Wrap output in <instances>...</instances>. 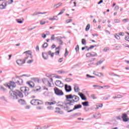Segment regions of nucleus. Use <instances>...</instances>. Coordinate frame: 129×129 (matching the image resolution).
<instances>
[{
	"instance_id": "c85d7f7f",
	"label": "nucleus",
	"mask_w": 129,
	"mask_h": 129,
	"mask_svg": "<svg viewBox=\"0 0 129 129\" xmlns=\"http://www.w3.org/2000/svg\"><path fill=\"white\" fill-rule=\"evenodd\" d=\"M74 90L75 92H78L79 91V87L77 85H74Z\"/></svg>"
},
{
	"instance_id": "c756f323",
	"label": "nucleus",
	"mask_w": 129,
	"mask_h": 129,
	"mask_svg": "<svg viewBox=\"0 0 129 129\" xmlns=\"http://www.w3.org/2000/svg\"><path fill=\"white\" fill-rule=\"evenodd\" d=\"M62 6V3H59L57 4L54 6V9H57V8H59V7H61Z\"/></svg>"
},
{
	"instance_id": "a878e982",
	"label": "nucleus",
	"mask_w": 129,
	"mask_h": 129,
	"mask_svg": "<svg viewBox=\"0 0 129 129\" xmlns=\"http://www.w3.org/2000/svg\"><path fill=\"white\" fill-rule=\"evenodd\" d=\"M57 41L59 43L60 45L63 44V41H62V40L61 39V38L60 37H56Z\"/></svg>"
},
{
	"instance_id": "b1692460",
	"label": "nucleus",
	"mask_w": 129,
	"mask_h": 129,
	"mask_svg": "<svg viewBox=\"0 0 129 129\" xmlns=\"http://www.w3.org/2000/svg\"><path fill=\"white\" fill-rule=\"evenodd\" d=\"M45 104L46 105H53L54 104H56V101H53V102H46L45 103Z\"/></svg>"
},
{
	"instance_id": "bf43d9fd",
	"label": "nucleus",
	"mask_w": 129,
	"mask_h": 129,
	"mask_svg": "<svg viewBox=\"0 0 129 129\" xmlns=\"http://www.w3.org/2000/svg\"><path fill=\"white\" fill-rule=\"evenodd\" d=\"M95 60V58H92L91 59H90L89 61V62H92Z\"/></svg>"
},
{
	"instance_id": "3c124183",
	"label": "nucleus",
	"mask_w": 129,
	"mask_h": 129,
	"mask_svg": "<svg viewBox=\"0 0 129 129\" xmlns=\"http://www.w3.org/2000/svg\"><path fill=\"white\" fill-rule=\"evenodd\" d=\"M66 22L67 24H68V23H71V22H72V19H68Z\"/></svg>"
},
{
	"instance_id": "e2e57ef3",
	"label": "nucleus",
	"mask_w": 129,
	"mask_h": 129,
	"mask_svg": "<svg viewBox=\"0 0 129 129\" xmlns=\"http://www.w3.org/2000/svg\"><path fill=\"white\" fill-rule=\"evenodd\" d=\"M101 63H102V61L100 60L99 61L97 62L96 64H97V65H99V64H101Z\"/></svg>"
},
{
	"instance_id": "cd10ccee",
	"label": "nucleus",
	"mask_w": 129,
	"mask_h": 129,
	"mask_svg": "<svg viewBox=\"0 0 129 129\" xmlns=\"http://www.w3.org/2000/svg\"><path fill=\"white\" fill-rule=\"evenodd\" d=\"M42 57L43 59H48V54L46 53L42 52Z\"/></svg>"
},
{
	"instance_id": "f3484780",
	"label": "nucleus",
	"mask_w": 129,
	"mask_h": 129,
	"mask_svg": "<svg viewBox=\"0 0 129 129\" xmlns=\"http://www.w3.org/2000/svg\"><path fill=\"white\" fill-rule=\"evenodd\" d=\"M61 49V46H59L55 48V55H59L60 54V50Z\"/></svg>"
},
{
	"instance_id": "a19ab883",
	"label": "nucleus",
	"mask_w": 129,
	"mask_h": 129,
	"mask_svg": "<svg viewBox=\"0 0 129 129\" xmlns=\"http://www.w3.org/2000/svg\"><path fill=\"white\" fill-rule=\"evenodd\" d=\"M40 89H41V87H40V86H36L35 87V91H39V90H40Z\"/></svg>"
},
{
	"instance_id": "8fccbe9b",
	"label": "nucleus",
	"mask_w": 129,
	"mask_h": 129,
	"mask_svg": "<svg viewBox=\"0 0 129 129\" xmlns=\"http://www.w3.org/2000/svg\"><path fill=\"white\" fill-rule=\"evenodd\" d=\"M42 46L43 48H47V47H48V43H44Z\"/></svg>"
},
{
	"instance_id": "7c9ffc66",
	"label": "nucleus",
	"mask_w": 129,
	"mask_h": 129,
	"mask_svg": "<svg viewBox=\"0 0 129 129\" xmlns=\"http://www.w3.org/2000/svg\"><path fill=\"white\" fill-rule=\"evenodd\" d=\"M82 104L84 106H88L89 105L88 101H86V102H82Z\"/></svg>"
},
{
	"instance_id": "4c0bfd02",
	"label": "nucleus",
	"mask_w": 129,
	"mask_h": 129,
	"mask_svg": "<svg viewBox=\"0 0 129 129\" xmlns=\"http://www.w3.org/2000/svg\"><path fill=\"white\" fill-rule=\"evenodd\" d=\"M89 29H90V24H88L86 27V31H89Z\"/></svg>"
},
{
	"instance_id": "e433bc0d",
	"label": "nucleus",
	"mask_w": 129,
	"mask_h": 129,
	"mask_svg": "<svg viewBox=\"0 0 129 129\" xmlns=\"http://www.w3.org/2000/svg\"><path fill=\"white\" fill-rule=\"evenodd\" d=\"M48 55H50L51 57H54V53L52 52L51 51H48Z\"/></svg>"
},
{
	"instance_id": "864d4df0",
	"label": "nucleus",
	"mask_w": 129,
	"mask_h": 129,
	"mask_svg": "<svg viewBox=\"0 0 129 129\" xmlns=\"http://www.w3.org/2000/svg\"><path fill=\"white\" fill-rule=\"evenodd\" d=\"M118 35L119 36H124V33H123V32H120V33H118Z\"/></svg>"
},
{
	"instance_id": "f257e3e1",
	"label": "nucleus",
	"mask_w": 129,
	"mask_h": 129,
	"mask_svg": "<svg viewBox=\"0 0 129 129\" xmlns=\"http://www.w3.org/2000/svg\"><path fill=\"white\" fill-rule=\"evenodd\" d=\"M20 90L21 92L24 93L26 96H27V95H29V94L30 93V89H29V88L28 87H21L20 88Z\"/></svg>"
},
{
	"instance_id": "9d476101",
	"label": "nucleus",
	"mask_w": 129,
	"mask_h": 129,
	"mask_svg": "<svg viewBox=\"0 0 129 129\" xmlns=\"http://www.w3.org/2000/svg\"><path fill=\"white\" fill-rule=\"evenodd\" d=\"M24 54H25L26 56V58L30 57V58H32L33 56L32 55V52L31 50L26 51L24 52Z\"/></svg>"
},
{
	"instance_id": "680f3d73",
	"label": "nucleus",
	"mask_w": 129,
	"mask_h": 129,
	"mask_svg": "<svg viewBox=\"0 0 129 129\" xmlns=\"http://www.w3.org/2000/svg\"><path fill=\"white\" fill-rule=\"evenodd\" d=\"M119 9V6H116L115 7V10H116V11H117V10H118Z\"/></svg>"
},
{
	"instance_id": "9b49d317",
	"label": "nucleus",
	"mask_w": 129,
	"mask_h": 129,
	"mask_svg": "<svg viewBox=\"0 0 129 129\" xmlns=\"http://www.w3.org/2000/svg\"><path fill=\"white\" fill-rule=\"evenodd\" d=\"M65 104L66 105H68V104H69V105H73V101H72V99L66 98Z\"/></svg>"
},
{
	"instance_id": "f8f14e48",
	"label": "nucleus",
	"mask_w": 129,
	"mask_h": 129,
	"mask_svg": "<svg viewBox=\"0 0 129 129\" xmlns=\"http://www.w3.org/2000/svg\"><path fill=\"white\" fill-rule=\"evenodd\" d=\"M121 117L123 121H125V122H126V121H128L129 120L128 116H127V115L125 113L122 114Z\"/></svg>"
},
{
	"instance_id": "f03ea898",
	"label": "nucleus",
	"mask_w": 129,
	"mask_h": 129,
	"mask_svg": "<svg viewBox=\"0 0 129 129\" xmlns=\"http://www.w3.org/2000/svg\"><path fill=\"white\" fill-rule=\"evenodd\" d=\"M9 96L12 99H18V96H17V92L15 91H10L9 92Z\"/></svg>"
},
{
	"instance_id": "ea45409f",
	"label": "nucleus",
	"mask_w": 129,
	"mask_h": 129,
	"mask_svg": "<svg viewBox=\"0 0 129 129\" xmlns=\"http://www.w3.org/2000/svg\"><path fill=\"white\" fill-rule=\"evenodd\" d=\"M102 106H103V105L102 104H98L97 105V108L98 109L100 107H102Z\"/></svg>"
},
{
	"instance_id": "79ce46f5",
	"label": "nucleus",
	"mask_w": 129,
	"mask_h": 129,
	"mask_svg": "<svg viewBox=\"0 0 129 129\" xmlns=\"http://www.w3.org/2000/svg\"><path fill=\"white\" fill-rule=\"evenodd\" d=\"M40 25H45L46 24V21H45L44 20H41L40 21Z\"/></svg>"
},
{
	"instance_id": "c9c22d12",
	"label": "nucleus",
	"mask_w": 129,
	"mask_h": 129,
	"mask_svg": "<svg viewBox=\"0 0 129 129\" xmlns=\"http://www.w3.org/2000/svg\"><path fill=\"white\" fill-rule=\"evenodd\" d=\"M103 52H107V51H109V47H105L103 49Z\"/></svg>"
},
{
	"instance_id": "49530a36",
	"label": "nucleus",
	"mask_w": 129,
	"mask_h": 129,
	"mask_svg": "<svg viewBox=\"0 0 129 129\" xmlns=\"http://www.w3.org/2000/svg\"><path fill=\"white\" fill-rule=\"evenodd\" d=\"M66 11L65 9H63L62 10H61V11L60 12V13L57 15V16H60V15H62V14H63L64 13V11Z\"/></svg>"
},
{
	"instance_id": "6e6d98bb",
	"label": "nucleus",
	"mask_w": 129,
	"mask_h": 129,
	"mask_svg": "<svg viewBox=\"0 0 129 129\" xmlns=\"http://www.w3.org/2000/svg\"><path fill=\"white\" fill-rule=\"evenodd\" d=\"M91 97H92V98H93V99H96V96H95V95H91Z\"/></svg>"
},
{
	"instance_id": "7ed1b4c3",
	"label": "nucleus",
	"mask_w": 129,
	"mask_h": 129,
	"mask_svg": "<svg viewBox=\"0 0 129 129\" xmlns=\"http://www.w3.org/2000/svg\"><path fill=\"white\" fill-rule=\"evenodd\" d=\"M31 103L32 105H41L43 103L40 100L33 99L31 101Z\"/></svg>"
},
{
	"instance_id": "13d9d810",
	"label": "nucleus",
	"mask_w": 129,
	"mask_h": 129,
	"mask_svg": "<svg viewBox=\"0 0 129 129\" xmlns=\"http://www.w3.org/2000/svg\"><path fill=\"white\" fill-rule=\"evenodd\" d=\"M122 96L121 95H117V98H121Z\"/></svg>"
},
{
	"instance_id": "0eeeda50",
	"label": "nucleus",
	"mask_w": 129,
	"mask_h": 129,
	"mask_svg": "<svg viewBox=\"0 0 129 129\" xmlns=\"http://www.w3.org/2000/svg\"><path fill=\"white\" fill-rule=\"evenodd\" d=\"M86 56L87 58H90L91 57H95L97 56V53L94 52H89L86 54Z\"/></svg>"
},
{
	"instance_id": "5701e85b",
	"label": "nucleus",
	"mask_w": 129,
	"mask_h": 129,
	"mask_svg": "<svg viewBox=\"0 0 129 129\" xmlns=\"http://www.w3.org/2000/svg\"><path fill=\"white\" fill-rule=\"evenodd\" d=\"M94 74H95L96 76H98V77H102V76H103V74L101 73L94 72Z\"/></svg>"
},
{
	"instance_id": "a211bd4d",
	"label": "nucleus",
	"mask_w": 129,
	"mask_h": 129,
	"mask_svg": "<svg viewBox=\"0 0 129 129\" xmlns=\"http://www.w3.org/2000/svg\"><path fill=\"white\" fill-rule=\"evenodd\" d=\"M44 92L43 93V94L45 96H49V94H50V92H49V90H48V88H45L44 89Z\"/></svg>"
},
{
	"instance_id": "bb28decb",
	"label": "nucleus",
	"mask_w": 129,
	"mask_h": 129,
	"mask_svg": "<svg viewBox=\"0 0 129 129\" xmlns=\"http://www.w3.org/2000/svg\"><path fill=\"white\" fill-rule=\"evenodd\" d=\"M44 14H46L45 12L41 13V12H35L33 16H38V15H44Z\"/></svg>"
},
{
	"instance_id": "774afa93",
	"label": "nucleus",
	"mask_w": 129,
	"mask_h": 129,
	"mask_svg": "<svg viewBox=\"0 0 129 129\" xmlns=\"http://www.w3.org/2000/svg\"><path fill=\"white\" fill-rule=\"evenodd\" d=\"M42 38H46V34H42Z\"/></svg>"
},
{
	"instance_id": "09e8293b",
	"label": "nucleus",
	"mask_w": 129,
	"mask_h": 129,
	"mask_svg": "<svg viewBox=\"0 0 129 129\" xmlns=\"http://www.w3.org/2000/svg\"><path fill=\"white\" fill-rule=\"evenodd\" d=\"M75 50L77 52H78V51H79V45H76Z\"/></svg>"
},
{
	"instance_id": "dca6fc26",
	"label": "nucleus",
	"mask_w": 129,
	"mask_h": 129,
	"mask_svg": "<svg viewBox=\"0 0 129 129\" xmlns=\"http://www.w3.org/2000/svg\"><path fill=\"white\" fill-rule=\"evenodd\" d=\"M16 83H17L18 85H23V80L20 78H18L16 80Z\"/></svg>"
},
{
	"instance_id": "37998d69",
	"label": "nucleus",
	"mask_w": 129,
	"mask_h": 129,
	"mask_svg": "<svg viewBox=\"0 0 129 129\" xmlns=\"http://www.w3.org/2000/svg\"><path fill=\"white\" fill-rule=\"evenodd\" d=\"M65 81H67V82H70V81H72V79L68 78L66 79Z\"/></svg>"
},
{
	"instance_id": "5fc2aeb1",
	"label": "nucleus",
	"mask_w": 129,
	"mask_h": 129,
	"mask_svg": "<svg viewBox=\"0 0 129 129\" xmlns=\"http://www.w3.org/2000/svg\"><path fill=\"white\" fill-rule=\"evenodd\" d=\"M125 40H126V41H128L129 42V36H125Z\"/></svg>"
},
{
	"instance_id": "c03bdc74",
	"label": "nucleus",
	"mask_w": 129,
	"mask_h": 129,
	"mask_svg": "<svg viewBox=\"0 0 129 129\" xmlns=\"http://www.w3.org/2000/svg\"><path fill=\"white\" fill-rule=\"evenodd\" d=\"M53 21H58L59 20V18H58V16H53Z\"/></svg>"
},
{
	"instance_id": "69168bd1",
	"label": "nucleus",
	"mask_w": 129,
	"mask_h": 129,
	"mask_svg": "<svg viewBox=\"0 0 129 129\" xmlns=\"http://www.w3.org/2000/svg\"><path fill=\"white\" fill-rule=\"evenodd\" d=\"M0 89H1V90H4V91L6 90V89H5V88H4V87H1L0 88Z\"/></svg>"
},
{
	"instance_id": "72a5a7b5",
	"label": "nucleus",
	"mask_w": 129,
	"mask_h": 129,
	"mask_svg": "<svg viewBox=\"0 0 129 129\" xmlns=\"http://www.w3.org/2000/svg\"><path fill=\"white\" fill-rule=\"evenodd\" d=\"M68 54H69V51L67 50V48H66V52L64 53V57H67L68 56Z\"/></svg>"
},
{
	"instance_id": "2f4dec72",
	"label": "nucleus",
	"mask_w": 129,
	"mask_h": 129,
	"mask_svg": "<svg viewBox=\"0 0 129 129\" xmlns=\"http://www.w3.org/2000/svg\"><path fill=\"white\" fill-rule=\"evenodd\" d=\"M66 98H67L68 99H72L73 96H72V94L70 95H68L66 96Z\"/></svg>"
},
{
	"instance_id": "1a4fd4ad",
	"label": "nucleus",
	"mask_w": 129,
	"mask_h": 129,
	"mask_svg": "<svg viewBox=\"0 0 129 129\" xmlns=\"http://www.w3.org/2000/svg\"><path fill=\"white\" fill-rule=\"evenodd\" d=\"M27 59H28V57H26L24 60H22V59H18L17 60V63L18 65H19L20 66H21V65H23V64H24V63L26 62V61L27 60Z\"/></svg>"
},
{
	"instance_id": "a18cd8bd",
	"label": "nucleus",
	"mask_w": 129,
	"mask_h": 129,
	"mask_svg": "<svg viewBox=\"0 0 129 129\" xmlns=\"http://www.w3.org/2000/svg\"><path fill=\"white\" fill-rule=\"evenodd\" d=\"M114 37H115V38H116V39H117V40H119L120 39L119 35H118L117 34H115Z\"/></svg>"
},
{
	"instance_id": "6ab92c4d",
	"label": "nucleus",
	"mask_w": 129,
	"mask_h": 129,
	"mask_svg": "<svg viewBox=\"0 0 129 129\" xmlns=\"http://www.w3.org/2000/svg\"><path fill=\"white\" fill-rule=\"evenodd\" d=\"M27 84L28 85H29L30 87L33 88L35 87V83L33 82L32 81H28L27 82Z\"/></svg>"
},
{
	"instance_id": "39448f33",
	"label": "nucleus",
	"mask_w": 129,
	"mask_h": 129,
	"mask_svg": "<svg viewBox=\"0 0 129 129\" xmlns=\"http://www.w3.org/2000/svg\"><path fill=\"white\" fill-rule=\"evenodd\" d=\"M53 90L54 91V93L56 95H63L64 93H63V91H62V90L59 89L57 87H55L53 89Z\"/></svg>"
},
{
	"instance_id": "0e129e2a",
	"label": "nucleus",
	"mask_w": 129,
	"mask_h": 129,
	"mask_svg": "<svg viewBox=\"0 0 129 129\" xmlns=\"http://www.w3.org/2000/svg\"><path fill=\"white\" fill-rule=\"evenodd\" d=\"M32 62H33V60H29L27 61V63H28V64H30V63H32Z\"/></svg>"
},
{
	"instance_id": "052dcab7",
	"label": "nucleus",
	"mask_w": 129,
	"mask_h": 129,
	"mask_svg": "<svg viewBox=\"0 0 129 129\" xmlns=\"http://www.w3.org/2000/svg\"><path fill=\"white\" fill-rule=\"evenodd\" d=\"M54 37H55V35L53 34L51 37V40H54L55 39V38H54Z\"/></svg>"
},
{
	"instance_id": "6e6552de",
	"label": "nucleus",
	"mask_w": 129,
	"mask_h": 129,
	"mask_svg": "<svg viewBox=\"0 0 129 129\" xmlns=\"http://www.w3.org/2000/svg\"><path fill=\"white\" fill-rule=\"evenodd\" d=\"M55 84L56 86H57V87L62 88L63 87V86H64V84H63V83H62V82L59 80L56 81V82H55Z\"/></svg>"
},
{
	"instance_id": "338daca9",
	"label": "nucleus",
	"mask_w": 129,
	"mask_h": 129,
	"mask_svg": "<svg viewBox=\"0 0 129 129\" xmlns=\"http://www.w3.org/2000/svg\"><path fill=\"white\" fill-rule=\"evenodd\" d=\"M105 33H106V35H109L110 34L109 31H106Z\"/></svg>"
},
{
	"instance_id": "aec40b11",
	"label": "nucleus",
	"mask_w": 129,
	"mask_h": 129,
	"mask_svg": "<svg viewBox=\"0 0 129 129\" xmlns=\"http://www.w3.org/2000/svg\"><path fill=\"white\" fill-rule=\"evenodd\" d=\"M79 95L80 96L81 98H82L83 100H86V97L85 96L84 94L82 93H79Z\"/></svg>"
},
{
	"instance_id": "20e7f679",
	"label": "nucleus",
	"mask_w": 129,
	"mask_h": 129,
	"mask_svg": "<svg viewBox=\"0 0 129 129\" xmlns=\"http://www.w3.org/2000/svg\"><path fill=\"white\" fill-rule=\"evenodd\" d=\"M4 86L6 87H8V88H9V89H11V87H12V88H15V87H16V83L12 81L10 82L8 84H4Z\"/></svg>"
},
{
	"instance_id": "f704fd0d",
	"label": "nucleus",
	"mask_w": 129,
	"mask_h": 129,
	"mask_svg": "<svg viewBox=\"0 0 129 129\" xmlns=\"http://www.w3.org/2000/svg\"><path fill=\"white\" fill-rule=\"evenodd\" d=\"M82 44L83 45H86L87 42H86V40H85V39H82Z\"/></svg>"
},
{
	"instance_id": "2eb2a0df",
	"label": "nucleus",
	"mask_w": 129,
	"mask_h": 129,
	"mask_svg": "<svg viewBox=\"0 0 129 129\" xmlns=\"http://www.w3.org/2000/svg\"><path fill=\"white\" fill-rule=\"evenodd\" d=\"M65 90L67 92H70L72 90L71 86H68V85H65Z\"/></svg>"
},
{
	"instance_id": "58836bf2",
	"label": "nucleus",
	"mask_w": 129,
	"mask_h": 129,
	"mask_svg": "<svg viewBox=\"0 0 129 129\" xmlns=\"http://www.w3.org/2000/svg\"><path fill=\"white\" fill-rule=\"evenodd\" d=\"M94 47H96V45H91L90 47L88 48V51H89V50H91L92 49H93Z\"/></svg>"
},
{
	"instance_id": "412c9836",
	"label": "nucleus",
	"mask_w": 129,
	"mask_h": 129,
	"mask_svg": "<svg viewBox=\"0 0 129 129\" xmlns=\"http://www.w3.org/2000/svg\"><path fill=\"white\" fill-rule=\"evenodd\" d=\"M81 107H82V105H81V104L76 105L73 109V110H75V109H79V108H81Z\"/></svg>"
},
{
	"instance_id": "423d86ee",
	"label": "nucleus",
	"mask_w": 129,
	"mask_h": 129,
	"mask_svg": "<svg viewBox=\"0 0 129 129\" xmlns=\"http://www.w3.org/2000/svg\"><path fill=\"white\" fill-rule=\"evenodd\" d=\"M43 82L44 84H47L48 85H51V83L53 82V79L52 78H49L48 79H44L43 80Z\"/></svg>"
},
{
	"instance_id": "4d7b16f0",
	"label": "nucleus",
	"mask_w": 129,
	"mask_h": 129,
	"mask_svg": "<svg viewBox=\"0 0 129 129\" xmlns=\"http://www.w3.org/2000/svg\"><path fill=\"white\" fill-rule=\"evenodd\" d=\"M58 62H59V63L63 62V58H59L58 60Z\"/></svg>"
},
{
	"instance_id": "4be33fe9",
	"label": "nucleus",
	"mask_w": 129,
	"mask_h": 129,
	"mask_svg": "<svg viewBox=\"0 0 129 129\" xmlns=\"http://www.w3.org/2000/svg\"><path fill=\"white\" fill-rule=\"evenodd\" d=\"M17 94L18 95V96H19V97H24V95H23V93L18 90H16V95Z\"/></svg>"
},
{
	"instance_id": "603ef678",
	"label": "nucleus",
	"mask_w": 129,
	"mask_h": 129,
	"mask_svg": "<svg viewBox=\"0 0 129 129\" xmlns=\"http://www.w3.org/2000/svg\"><path fill=\"white\" fill-rule=\"evenodd\" d=\"M86 77H88V78H94L95 77L91 76L89 75H87Z\"/></svg>"
},
{
	"instance_id": "4468645a",
	"label": "nucleus",
	"mask_w": 129,
	"mask_h": 129,
	"mask_svg": "<svg viewBox=\"0 0 129 129\" xmlns=\"http://www.w3.org/2000/svg\"><path fill=\"white\" fill-rule=\"evenodd\" d=\"M72 101L73 104H74V102H77V101H79V97L75 95L73 96Z\"/></svg>"
},
{
	"instance_id": "de8ad7c7",
	"label": "nucleus",
	"mask_w": 129,
	"mask_h": 129,
	"mask_svg": "<svg viewBox=\"0 0 129 129\" xmlns=\"http://www.w3.org/2000/svg\"><path fill=\"white\" fill-rule=\"evenodd\" d=\"M119 22H120V20H119L118 19H115L114 20V23H115V24H117V23H119Z\"/></svg>"
},
{
	"instance_id": "393cba45",
	"label": "nucleus",
	"mask_w": 129,
	"mask_h": 129,
	"mask_svg": "<svg viewBox=\"0 0 129 129\" xmlns=\"http://www.w3.org/2000/svg\"><path fill=\"white\" fill-rule=\"evenodd\" d=\"M18 102L19 104H25L26 103V101L22 99L18 100Z\"/></svg>"
},
{
	"instance_id": "473e14b6",
	"label": "nucleus",
	"mask_w": 129,
	"mask_h": 129,
	"mask_svg": "<svg viewBox=\"0 0 129 129\" xmlns=\"http://www.w3.org/2000/svg\"><path fill=\"white\" fill-rule=\"evenodd\" d=\"M6 6H7V4L6 3H3L0 6V8L1 9H5Z\"/></svg>"
},
{
	"instance_id": "ddd939ff",
	"label": "nucleus",
	"mask_w": 129,
	"mask_h": 129,
	"mask_svg": "<svg viewBox=\"0 0 129 129\" xmlns=\"http://www.w3.org/2000/svg\"><path fill=\"white\" fill-rule=\"evenodd\" d=\"M54 112L55 113H59L60 114H63V110H62V109H60L58 107H56L55 108Z\"/></svg>"
}]
</instances>
